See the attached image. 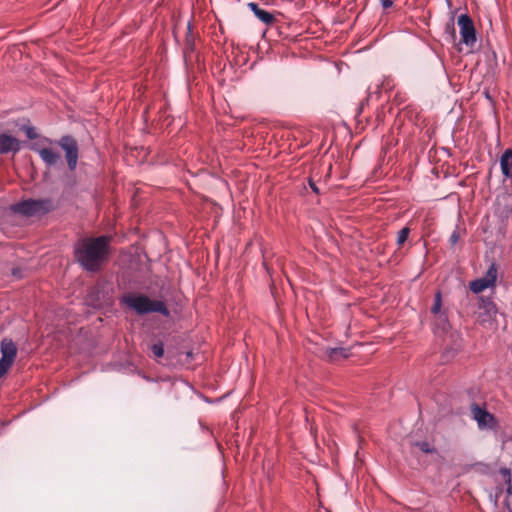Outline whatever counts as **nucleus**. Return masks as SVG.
<instances>
[{"label":"nucleus","mask_w":512,"mask_h":512,"mask_svg":"<svg viewBox=\"0 0 512 512\" xmlns=\"http://www.w3.org/2000/svg\"><path fill=\"white\" fill-rule=\"evenodd\" d=\"M111 241L109 235L86 236L77 240L73 246L75 261L87 272L101 271L109 259Z\"/></svg>","instance_id":"obj_1"},{"label":"nucleus","mask_w":512,"mask_h":512,"mask_svg":"<svg viewBox=\"0 0 512 512\" xmlns=\"http://www.w3.org/2000/svg\"><path fill=\"white\" fill-rule=\"evenodd\" d=\"M121 302L138 315L159 313L164 317L170 316V311L164 301L150 299L147 295L126 294L122 297Z\"/></svg>","instance_id":"obj_2"},{"label":"nucleus","mask_w":512,"mask_h":512,"mask_svg":"<svg viewBox=\"0 0 512 512\" xmlns=\"http://www.w3.org/2000/svg\"><path fill=\"white\" fill-rule=\"evenodd\" d=\"M11 209L13 212L27 217L41 216L54 210V204L49 198L27 199L13 204Z\"/></svg>","instance_id":"obj_3"},{"label":"nucleus","mask_w":512,"mask_h":512,"mask_svg":"<svg viewBox=\"0 0 512 512\" xmlns=\"http://www.w3.org/2000/svg\"><path fill=\"white\" fill-rule=\"evenodd\" d=\"M470 412L473 420L476 421L479 430L497 431L500 427L499 420L496 416L490 413L486 406H480L477 403H472Z\"/></svg>","instance_id":"obj_4"},{"label":"nucleus","mask_w":512,"mask_h":512,"mask_svg":"<svg viewBox=\"0 0 512 512\" xmlns=\"http://www.w3.org/2000/svg\"><path fill=\"white\" fill-rule=\"evenodd\" d=\"M1 359H0V379L8 372L12 367L16 356L17 347L15 343L9 339L4 338L0 344Z\"/></svg>","instance_id":"obj_5"},{"label":"nucleus","mask_w":512,"mask_h":512,"mask_svg":"<svg viewBox=\"0 0 512 512\" xmlns=\"http://www.w3.org/2000/svg\"><path fill=\"white\" fill-rule=\"evenodd\" d=\"M65 152L67 165L71 171L76 169L79 157V148L77 141L70 135L62 136L57 142Z\"/></svg>","instance_id":"obj_6"},{"label":"nucleus","mask_w":512,"mask_h":512,"mask_svg":"<svg viewBox=\"0 0 512 512\" xmlns=\"http://www.w3.org/2000/svg\"><path fill=\"white\" fill-rule=\"evenodd\" d=\"M461 41L467 46H473L476 41V29L473 20L468 14H461L458 17Z\"/></svg>","instance_id":"obj_7"},{"label":"nucleus","mask_w":512,"mask_h":512,"mask_svg":"<svg viewBox=\"0 0 512 512\" xmlns=\"http://www.w3.org/2000/svg\"><path fill=\"white\" fill-rule=\"evenodd\" d=\"M479 309L478 320L481 324L495 321L498 308L490 297L481 296L479 298Z\"/></svg>","instance_id":"obj_8"},{"label":"nucleus","mask_w":512,"mask_h":512,"mask_svg":"<svg viewBox=\"0 0 512 512\" xmlns=\"http://www.w3.org/2000/svg\"><path fill=\"white\" fill-rule=\"evenodd\" d=\"M21 150V141L9 134H0V154H16Z\"/></svg>","instance_id":"obj_9"},{"label":"nucleus","mask_w":512,"mask_h":512,"mask_svg":"<svg viewBox=\"0 0 512 512\" xmlns=\"http://www.w3.org/2000/svg\"><path fill=\"white\" fill-rule=\"evenodd\" d=\"M40 156L42 161L49 167L55 166L61 159L60 154L52 148H33Z\"/></svg>","instance_id":"obj_10"},{"label":"nucleus","mask_w":512,"mask_h":512,"mask_svg":"<svg viewBox=\"0 0 512 512\" xmlns=\"http://www.w3.org/2000/svg\"><path fill=\"white\" fill-rule=\"evenodd\" d=\"M248 7L251 9L254 15L266 25H272L275 22L274 15L267 10L260 8L257 3L250 2Z\"/></svg>","instance_id":"obj_11"},{"label":"nucleus","mask_w":512,"mask_h":512,"mask_svg":"<svg viewBox=\"0 0 512 512\" xmlns=\"http://www.w3.org/2000/svg\"><path fill=\"white\" fill-rule=\"evenodd\" d=\"M502 174L506 178H512V149H506L500 158Z\"/></svg>","instance_id":"obj_12"},{"label":"nucleus","mask_w":512,"mask_h":512,"mask_svg":"<svg viewBox=\"0 0 512 512\" xmlns=\"http://www.w3.org/2000/svg\"><path fill=\"white\" fill-rule=\"evenodd\" d=\"M349 355V349L343 347L327 348L324 352V357L330 362L346 359Z\"/></svg>","instance_id":"obj_13"},{"label":"nucleus","mask_w":512,"mask_h":512,"mask_svg":"<svg viewBox=\"0 0 512 512\" xmlns=\"http://www.w3.org/2000/svg\"><path fill=\"white\" fill-rule=\"evenodd\" d=\"M469 287L471 291L475 294H479L486 290L487 288H491L489 283L483 278H478L470 282Z\"/></svg>","instance_id":"obj_14"},{"label":"nucleus","mask_w":512,"mask_h":512,"mask_svg":"<svg viewBox=\"0 0 512 512\" xmlns=\"http://www.w3.org/2000/svg\"><path fill=\"white\" fill-rule=\"evenodd\" d=\"M498 277V269L497 265L492 262L489 266L488 270L486 271V274L484 277H482L484 280H486L491 287H494L497 281Z\"/></svg>","instance_id":"obj_15"},{"label":"nucleus","mask_w":512,"mask_h":512,"mask_svg":"<svg viewBox=\"0 0 512 512\" xmlns=\"http://www.w3.org/2000/svg\"><path fill=\"white\" fill-rule=\"evenodd\" d=\"M415 446H417L425 454H434L437 452V449L428 441L416 442Z\"/></svg>","instance_id":"obj_16"},{"label":"nucleus","mask_w":512,"mask_h":512,"mask_svg":"<svg viewBox=\"0 0 512 512\" xmlns=\"http://www.w3.org/2000/svg\"><path fill=\"white\" fill-rule=\"evenodd\" d=\"M442 308V293L441 291H437L434 297V303L431 307V313L437 315Z\"/></svg>","instance_id":"obj_17"},{"label":"nucleus","mask_w":512,"mask_h":512,"mask_svg":"<svg viewBox=\"0 0 512 512\" xmlns=\"http://www.w3.org/2000/svg\"><path fill=\"white\" fill-rule=\"evenodd\" d=\"M500 473L505 477V483L507 485V494L512 496V475L508 468H501Z\"/></svg>","instance_id":"obj_18"},{"label":"nucleus","mask_w":512,"mask_h":512,"mask_svg":"<svg viewBox=\"0 0 512 512\" xmlns=\"http://www.w3.org/2000/svg\"><path fill=\"white\" fill-rule=\"evenodd\" d=\"M411 230L409 227H403L397 235V245L401 247L409 237Z\"/></svg>","instance_id":"obj_19"},{"label":"nucleus","mask_w":512,"mask_h":512,"mask_svg":"<svg viewBox=\"0 0 512 512\" xmlns=\"http://www.w3.org/2000/svg\"><path fill=\"white\" fill-rule=\"evenodd\" d=\"M151 352L154 358L159 359L164 355V345L162 342L155 343L151 346Z\"/></svg>","instance_id":"obj_20"},{"label":"nucleus","mask_w":512,"mask_h":512,"mask_svg":"<svg viewBox=\"0 0 512 512\" xmlns=\"http://www.w3.org/2000/svg\"><path fill=\"white\" fill-rule=\"evenodd\" d=\"M194 50V38L191 35V25L188 24V35L186 38L185 51L192 52Z\"/></svg>","instance_id":"obj_21"},{"label":"nucleus","mask_w":512,"mask_h":512,"mask_svg":"<svg viewBox=\"0 0 512 512\" xmlns=\"http://www.w3.org/2000/svg\"><path fill=\"white\" fill-rule=\"evenodd\" d=\"M23 130L25 131L27 138L30 140L36 139L38 137L36 129L33 126H24Z\"/></svg>","instance_id":"obj_22"},{"label":"nucleus","mask_w":512,"mask_h":512,"mask_svg":"<svg viewBox=\"0 0 512 512\" xmlns=\"http://www.w3.org/2000/svg\"><path fill=\"white\" fill-rule=\"evenodd\" d=\"M460 239V232L458 229H455L449 237V243L451 246H455Z\"/></svg>","instance_id":"obj_23"},{"label":"nucleus","mask_w":512,"mask_h":512,"mask_svg":"<svg viewBox=\"0 0 512 512\" xmlns=\"http://www.w3.org/2000/svg\"><path fill=\"white\" fill-rule=\"evenodd\" d=\"M446 32H448L451 35L453 41L456 39V32L453 21L446 25Z\"/></svg>","instance_id":"obj_24"},{"label":"nucleus","mask_w":512,"mask_h":512,"mask_svg":"<svg viewBox=\"0 0 512 512\" xmlns=\"http://www.w3.org/2000/svg\"><path fill=\"white\" fill-rule=\"evenodd\" d=\"M368 101H369L368 97H367L365 100L361 101V103H360V105H359V108H358V112H357V116H358V117H359V116L361 115V113L363 112L365 105H367V104H368Z\"/></svg>","instance_id":"obj_25"},{"label":"nucleus","mask_w":512,"mask_h":512,"mask_svg":"<svg viewBox=\"0 0 512 512\" xmlns=\"http://www.w3.org/2000/svg\"><path fill=\"white\" fill-rule=\"evenodd\" d=\"M309 186H310V188L312 189V191L314 193H316V194L320 193L318 186L316 185V183L311 178L309 179Z\"/></svg>","instance_id":"obj_26"},{"label":"nucleus","mask_w":512,"mask_h":512,"mask_svg":"<svg viewBox=\"0 0 512 512\" xmlns=\"http://www.w3.org/2000/svg\"><path fill=\"white\" fill-rule=\"evenodd\" d=\"M381 4L384 9H388L393 6V1L392 0H381Z\"/></svg>","instance_id":"obj_27"}]
</instances>
